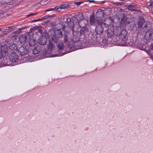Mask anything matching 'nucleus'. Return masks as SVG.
Masks as SVG:
<instances>
[{"label": "nucleus", "instance_id": "nucleus-12", "mask_svg": "<svg viewBox=\"0 0 153 153\" xmlns=\"http://www.w3.org/2000/svg\"><path fill=\"white\" fill-rule=\"evenodd\" d=\"M107 36L108 38H112L114 35V28L113 26L108 27L106 31Z\"/></svg>", "mask_w": 153, "mask_h": 153}, {"label": "nucleus", "instance_id": "nucleus-28", "mask_svg": "<svg viewBox=\"0 0 153 153\" xmlns=\"http://www.w3.org/2000/svg\"><path fill=\"white\" fill-rule=\"evenodd\" d=\"M36 41L34 39H28V43L30 46H34L36 44Z\"/></svg>", "mask_w": 153, "mask_h": 153}, {"label": "nucleus", "instance_id": "nucleus-6", "mask_svg": "<svg viewBox=\"0 0 153 153\" xmlns=\"http://www.w3.org/2000/svg\"><path fill=\"white\" fill-rule=\"evenodd\" d=\"M79 42V38L78 37H74L71 39V44H73V46H72V48H70V50H69L70 51H74L75 49L76 50L77 48L79 49V47L77 48L76 45L78 44V42Z\"/></svg>", "mask_w": 153, "mask_h": 153}, {"label": "nucleus", "instance_id": "nucleus-25", "mask_svg": "<svg viewBox=\"0 0 153 153\" xmlns=\"http://www.w3.org/2000/svg\"><path fill=\"white\" fill-rule=\"evenodd\" d=\"M27 40V36L26 35H22L20 36L19 39V41L21 44H24Z\"/></svg>", "mask_w": 153, "mask_h": 153}, {"label": "nucleus", "instance_id": "nucleus-32", "mask_svg": "<svg viewBox=\"0 0 153 153\" xmlns=\"http://www.w3.org/2000/svg\"><path fill=\"white\" fill-rule=\"evenodd\" d=\"M59 6H56V7H54L53 8H52L50 9H48V10H45V12H48L49 11H51L52 10H57L58 11H60L59 9H60V8H59Z\"/></svg>", "mask_w": 153, "mask_h": 153}, {"label": "nucleus", "instance_id": "nucleus-1", "mask_svg": "<svg viewBox=\"0 0 153 153\" xmlns=\"http://www.w3.org/2000/svg\"><path fill=\"white\" fill-rule=\"evenodd\" d=\"M61 28H56L55 30L51 29L48 33V37L51 38L53 42L57 43L59 39L62 38L63 34L61 30Z\"/></svg>", "mask_w": 153, "mask_h": 153}, {"label": "nucleus", "instance_id": "nucleus-41", "mask_svg": "<svg viewBox=\"0 0 153 153\" xmlns=\"http://www.w3.org/2000/svg\"><path fill=\"white\" fill-rule=\"evenodd\" d=\"M108 19L111 21L110 24H111L114 21V19H112L111 16L109 17V19Z\"/></svg>", "mask_w": 153, "mask_h": 153}, {"label": "nucleus", "instance_id": "nucleus-31", "mask_svg": "<svg viewBox=\"0 0 153 153\" xmlns=\"http://www.w3.org/2000/svg\"><path fill=\"white\" fill-rule=\"evenodd\" d=\"M48 49L44 48L42 51L41 54L43 55H46L48 54H51V53L48 51Z\"/></svg>", "mask_w": 153, "mask_h": 153}, {"label": "nucleus", "instance_id": "nucleus-35", "mask_svg": "<svg viewBox=\"0 0 153 153\" xmlns=\"http://www.w3.org/2000/svg\"><path fill=\"white\" fill-rule=\"evenodd\" d=\"M7 15L5 12H2L0 13V19L4 17H6Z\"/></svg>", "mask_w": 153, "mask_h": 153}, {"label": "nucleus", "instance_id": "nucleus-22", "mask_svg": "<svg viewBox=\"0 0 153 153\" xmlns=\"http://www.w3.org/2000/svg\"><path fill=\"white\" fill-rule=\"evenodd\" d=\"M79 26L81 27H86L87 25L88 24V21L83 19L80 21L78 23Z\"/></svg>", "mask_w": 153, "mask_h": 153}, {"label": "nucleus", "instance_id": "nucleus-29", "mask_svg": "<svg viewBox=\"0 0 153 153\" xmlns=\"http://www.w3.org/2000/svg\"><path fill=\"white\" fill-rule=\"evenodd\" d=\"M70 5L68 4H63L59 6V8L60 9H68L70 7Z\"/></svg>", "mask_w": 153, "mask_h": 153}, {"label": "nucleus", "instance_id": "nucleus-10", "mask_svg": "<svg viewBox=\"0 0 153 153\" xmlns=\"http://www.w3.org/2000/svg\"><path fill=\"white\" fill-rule=\"evenodd\" d=\"M127 32L125 29H123L117 33V35L118 36L119 39H120L121 40L124 41L126 39V36Z\"/></svg>", "mask_w": 153, "mask_h": 153}, {"label": "nucleus", "instance_id": "nucleus-3", "mask_svg": "<svg viewBox=\"0 0 153 153\" xmlns=\"http://www.w3.org/2000/svg\"><path fill=\"white\" fill-rule=\"evenodd\" d=\"M70 34H69L68 32H65L63 34L62 38H63L64 42L66 45V46L69 49L72 48L73 46V44H71V39L70 37Z\"/></svg>", "mask_w": 153, "mask_h": 153}, {"label": "nucleus", "instance_id": "nucleus-56", "mask_svg": "<svg viewBox=\"0 0 153 153\" xmlns=\"http://www.w3.org/2000/svg\"><path fill=\"white\" fill-rule=\"evenodd\" d=\"M2 31V29L1 28H0V31Z\"/></svg>", "mask_w": 153, "mask_h": 153}, {"label": "nucleus", "instance_id": "nucleus-51", "mask_svg": "<svg viewBox=\"0 0 153 153\" xmlns=\"http://www.w3.org/2000/svg\"><path fill=\"white\" fill-rule=\"evenodd\" d=\"M43 22L42 23H41V24H42V25H45V23H44V22Z\"/></svg>", "mask_w": 153, "mask_h": 153}, {"label": "nucleus", "instance_id": "nucleus-34", "mask_svg": "<svg viewBox=\"0 0 153 153\" xmlns=\"http://www.w3.org/2000/svg\"><path fill=\"white\" fill-rule=\"evenodd\" d=\"M55 16V15H46V16H45L42 18V19H41L42 20L46 19L48 18H50V17H53Z\"/></svg>", "mask_w": 153, "mask_h": 153}, {"label": "nucleus", "instance_id": "nucleus-55", "mask_svg": "<svg viewBox=\"0 0 153 153\" xmlns=\"http://www.w3.org/2000/svg\"><path fill=\"white\" fill-rule=\"evenodd\" d=\"M44 2H43L42 3H41V2H40V4H41L42 5V4H43Z\"/></svg>", "mask_w": 153, "mask_h": 153}, {"label": "nucleus", "instance_id": "nucleus-46", "mask_svg": "<svg viewBox=\"0 0 153 153\" xmlns=\"http://www.w3.org/2000/svg\"><path fill=\"white\" fill-rule=\"evenodd\" d=\"M27 27H22L21 28H19V30H24V29H25Z\"/></svg>", "mask_w": 153, "mask_h": 153}, {"label": "nucleus", "instance_id": "nucleus-38", "mask_svg": "<svg viewBox=\"0 0 153 153\" xmlns=\"http://www.w3.org/2000/svg\"><path fill=\"white\" fill-rule=\"evenodd\" d=\"M10 33V31H5L3 32V35L7 36V34Z\"/></svg>", "mask_w": 153, "mask_h": 153}, {"label": "nucleus", "instance_id": "nucleus-13", "mask_svg": "<svg viewBox=\"0 0 153 153\" xmlns=\"http://www.w3.org/2000/svg\"><path fill=\"white\" fill-rule=\"evenodd\" d=\"M142 27L143 30L144 32L152 30V25L149 21H146Z\"/></svg>", "mask_w": 153, "mask_h": 153}, {"label": "nucleus", "instance_id": "nucleus-43", "mask_svg": "<svg viewBox=\"0 0 153 153\" xmlns=\"http://www.w3.org/2000/svg\"><path fill=\"white\" fill-rule=\"evenodd\" d=\"M147 5L148 6H152V3L151 2V0L149 1L147 3Z\"/></svg>", "mask_w": 153, "mask_h": 153}, {"label": "nucleus", "instance_id": "nucleus-8", "mask_svg": "<svg viewBox=\"0 0 153 153\" xmlns=\"http://www.w3.org/2000/svg\"><path fill=\"white\" fill-rule=\"evenodd\" d=\"M47 47L48 50V52H50L51 53L50 56L51 57H54L57 56V54H54L52 53V52L55 50V45L50 40L49 42L48 45Z\"/></svg>", "mask_w": 153, "mask_h": 153}, {"label": "nucleus", "instance_id": "nucleus-47", "mask_svg": "<svg viewBox=\"0 0 153 153\" xmlns=\"http://www.w3.org/2000/svg\"><path fill=\"white\" fill-rule=\"evenodd\" d=\"M50 22V20H46L45 21V25H46L48 24V23L49 22Z\"/></svg>", "mask_w": 153, "mask_h": 153}, {"label": "nucleus", "instance_id": "nucleus-50", "mask_svg": "<svg viewBox=\"0 0 153 153\" xmlns=\"http://www.w3.org/2000/svg\"><path fill=\"white\" fill-rule=\"evenodd\" d=\"M151 3H152V7H153V1L151 0ZM152 12L153 13V10H152Z\"/></svg>", "mask_w": 153, "mask_h": 153}, {"label": "nucleus", "instance_id": "nucleus-36", "mask_svg": "<svg viewBox=\"0 0 153 153\" xmlns=\"http://www.w3.org/2000/svg\"><path fill=\"white\" fill-rule=\"evenodd\" d=\"M44 2L43 4H42V5H46L49 2V0H42L41 1V2L42 3Z\"/></svg>", "mask_w": 153, "mask_h": 153}, {"label": "nucleus", "instance_id": "nucleus-42", "mask_svg": "<svg viewBox=\"0 0 153 153\" xmlns=\"http://www.w3.org/2000/svg\"><path fill=\"white\" fill-rule=\"evenodd\" d=\"M37 14V13H35L30 14L29 15H27V17H29V16H34V15H36Z\"/></svg>", "mask_w": 153, "mask_h": 153}, {"label": "nucleus", "instance_id": "nucleus-27", "mask_svg": "<svg viewBox=\"0 0 153 153\" xmlns=\"http://www.w3.org/2000/svg\"><path fill=\"white\" fill-rule=\"evenodd\" d=\"M36 28L35 30V33L38 35L41 36L42 34V30L41 29L42 27L41 26H36Z\"/></svg>", "mask_w": 153, "mask_h": 153}, {"label": "nucleus", "instance_id": "nucleus-7", "mask_svg": "<svg viewBox=\"0 0 153 153\" xmlns=\"http://www.w3.org/2000/svg\"><path fill=\"white\" fill-rule=\"evenodd\" d=\"M97 24L98 25L96 27L95 32L96 35H100L103 32L104 30L103 26L105 25V23H102Z\"/></svg>", "mask_w": 153, "mask_h": 153}, {"label": "nucleus", "instance_id": "nucleus-44", "mask_svg": "<svg viewBox=\"0 0 153 153\" xmlns=\"http://www.w3.org/2000/svg\"><path fill=\"white\" fill-rule=\"evenodd\" d=\"M42 20H41V19H36V20H33L32 21H31V22H38V21H41Z\"/></svg>", "mask_w": 153, "mask_h": 153}, {"label": "nucleus", "instance_id": "nucleus-57", "mask_svg": "<svg viewBox=\"0 0 153 153\" xmlns=\"http://www.w3.org/2000/svg\"><path fill=\"white\" fill-rule=\"evenodd\" d=\"M101 2H102V3H104V2H105V1H103Z\"/></svg>", "mask_w": 153, "mask_h": 153}, {"label": "nucleus", "instance_id": "nucleus-54", "mask_svg": "<svg viewBox=\"0 0 153 153\" xmlns=\"http://www.w3.org/2000/svg\"><path fill=\"white\" fill-rule=\"evenodd\" d=\"M25 60H26V59H28V58L27 57H25Z\"/></svg>", "mask_w": 153, "mask_h": 153}, {"label": "nucleus", "instance_id": "nucleus-45", "mask_svg": "<svg viewBox=\"0 0 153 153\" xmlns=\"http://www.w3.org/2000/svg\"><path fill=\"white\" fill-rule=\"evenodd\" d=\"M128 9L129 10H130L131 11H137V10L136 9H132V8H131V9H130L129 8H128Z\"/></svg>", "mask_w": 153, "mask_h": 153}, {"label": "nucleus", "instance_id": "nucleus-40", "mask_svg": "<svg viewBox=\"0 0 153 153\" xmlns=\"http://www.w3.org/2000/svg\"><path fill=\"white\" fill-rule=\"evenodd\" d=\"M36 28V27H33L30 28V30L31 31H33V32H35V30Z\"/></svg>", "mask_w": 153, "mask_h": 153}, {"label": "nucleus", "instance_id": "nucleus-19", "mask_svg": "<svg viewBox=\"0 0 153 153\" xmlns=\"http://www.w3.org/2000/svg\"><path fill=\"white\" fill-rule=\"evenodd\" d=\"M146 21L145 20L144 18L142 16H140L137 24L138 27L139 29L141 28L143 26Z\"/></svg>", "mask_w": 153, "mask_h": 153}, {"label": "nucleus", "instance_id": "nucleus-2", "mask_svg": "<svg viewBox=\"0 0 153 153\" xmlns=\"http://www.w3.org/2000/svg\"><path fill=\"white\" fill-rule=\"evenodd\" d=\"M10 42L7 40H5L4 43H1L0 48V59L3 57L7 56L8 54V48L6 45H9Z\"/></svg>", "mask_w": 153, "mask_h": 153}, {"label": "nucleus", "instance_id": "nucleus-23", "mask_svg": "<svg viewBox=\"0 0 153 153\" xmlns=\"http://www.w3.org/2000/svg\"><path fill=\"white\" fill-rule=\"evenodd\" d=\"M89 36V39H91L90 41L89 42H91V43L94 42L95 40H96L97 38V36L94 35V33L92 32H89L88 34V35Z\"/></svg>", "mask_w": 153, "mask_h": 153}, {"label": "nucleus", "instance_id": "nucleus-30", "mask_svg": "<svg viewBox=\"0 0 153 153\" xmlns=\"http://www.w3.org/2000/svg\"><path fill=\"white\" fill-rule=\"evenodd\" d=\"M6 30L10 31V33L11 32L13 31L16 29V27L15 26H12L9 27H7L6 28Z\"/></svg>", "mask_w": 153, "mask_h": 153}, {"label": "nucleus", "instance_id": "nucleus-15", "mask_svg": "<svg viewBox=\"0 0 153 153\" xmlns=\"http://www.w3.org/2000/svg\"><path fill=\"white\" fill-rule=\"evenodd\" d=\"M57 47L62 55H63L66 53L65 50H64V43L62 42H60L57 44Z\"/></svg>", "mask_w": 153, "mask_h": 153}, {"label": "nucleus", "instance_id": "nucleus-48", "mask_svg": "<svg viewBox=\"0 0 153 153\" xmlns=\"http://www.w3.org/2000/svg\"><path fill=\"white\" fill-rule=\"evenodd\" d=\"M89 1L90 2H91H91L95 3V1H94V0H87V1Z\"/></svg>", "mask_w": 153, "mask_h": 153}, {"label": "nucleus", "instance_id": "nucleus-9", "mask_svg": "<svg viewBox=\"0 0 153 153\" xmlns=\"http://www.w3.org/2000/svg\"><path fill=\"white\" fill-rule=\"evenodd\" d=\"M19 54L21 56H24L27 54L29 51V49L26 46H22L19 48L18 50Z\"/></svg>", "mask_w": 153, "mask_h": 153}, {"label": "nucleus", "instance_id": "nucleus-24", "mask_svg": "<svg viewBox=\"0 0 153 153\" xmlns=\"http://www.w3.org/2000/svg\"><path fill=\"white\" fill-rule=\"evenodd\" d=\"M90 22L91 25H94L97 22L96 18H95L94 13L90 16Z\"/></svg>", "mask_w": 153, "mask_h": 153}, {"label": "nucleus", "instance_id": "nucleus-21", "mask_svg": "<svg viewBox=\"0 0 153 153\" xmlns=\"http://www.w3.org/2000/svg\"><path fill=\"white\" fill-rule=\"evenodd\" d=\"M42 47L40 45L35 46L32 50V53L34 54L39 53L42 50Z\"/></svg>", "mask_w": 153, "mask_h": 153}, {"label": "nucleus", "instance_id": "nucleus-39", "mask_svg": "<svg viewBox=\"0 0 153 153\" xmlns=\"http://www.w3.org/2000/svg\"><path fill=\"white\" fill-rule=\"evenodd\" d=\"M114 4H117L118 5H121L124 4L123 2H115Z\"/></svg>", "mask_w": 153, "mask_h": 153}, {"label": "nucleus", "instance_id": "nucleus-18", "mask_svg": "<svg viewBox=\"0 0 153 153\" xmlns=\"http://www.w3.org/2000/svg\"><path fill=\"white\" fill-rule=\"evenodd\" d=\"M72 18H68L64 19L63 22L62 23V30H64L66 27H67L69 25L72 23Z\"/></svg>", "mask_w": 153, "mask_h": 153}, {"label": "nucleus", "instance_id": "nucleus-26", "mask_svg": "<svg viewBox=\"0 0 153 153\" xmlns=\"http://www.w3.org/2000/svg\"><path fill=\"white\" fill-rule=\"evenodd\" d=\"M9 49L12 51V52H17L18 48L17 44L15 43H13L10 45L9 46Z\"/></svg>", "mask_w": 153, "mask_h": 153}, {"label": "nucleus", "instance_id": "nucleus-37", "mask_svg": "<svg viewBox=\"0 0 153 153\" xmlns=\"http://www.w3.org/2000/svg\"><path fill=\"white\" fill-rule=\"evenodd\" d=\"M84 3L83 1L75 2L74 3L76 5L77 7H78L81 4Z\"/></svg>", "mask_w": 153, "mask_h": 153}, {"label": "nucleus", "instance_id": "nucleus-20", "mask_svg": "<svg viewBox=\"0 0 153 153\" xmlns=\"http://www.w3.org/2000/svg\"><path fill=\"white\" fill-rule=\"evenodd\" d=\"M47 38L45 36H42L38 40V43L41 45H44L46 44Z\"/></svg>", "mask_w": 153, "mask_h": 153}, {"label": "nucleus", "instance_id": "nucleus-16", "mask_svg": "<svg viewBox=\"0 0 153 153\" xmlns=\"http://www.w3.org/2000/svg\"><path fill=\"white\" fill-rule=\"evenodd\" d=\"M145 34L144 36V39L146 41H149L153 39L152 34L153 31L152 30L144 32Z\"/></svg>", "mask_w": 153, "mask_h": 153}, {"label": "nucleus", "instance_id": "nucleus-33", "mask_svg": "<svg viewBox=\"0 0 153 153\" xmlns=\"http://www.w3.org/2000/svg\"><path fill=\"white\" fill-rule=\"evenodd\" d=\"M126 7H130L134 8V7H137V4H135V3H133L130 4L129 5H128V4L126 5Z\"/></svg>", "mask_w": 153, "mask_h": 153}, {"label": "nucleus", "instance_id": "nucleus-11", "mask_svg": "<svg viewBox=\"0 0 153 153\" xmlns=\"http://www.w3.org/2000/svg\"><path fill=\"white\" fill-rule=\"evenodd\" d=\"M84 19L83 15L81 13L77 15L75 14L72 17L73 22L74 21L76 23H78Z\"/></svg>", "mask_w": 153, "mask_h": 153}, {"label": "nucleus", "instance_id": "nucleus-14", "mask_svg": "<svg viewBox=\"0 0 153 153\" xmlns=\"http://www.w3.org/2000/svg\"><path fill=\"white\" fill-rule=\"evenodd\" d=\"M81 28V29H80V31L78 32V33H80V36H83L85 37V36H87L88 34L89 31L87 27H85Z\"/></svg>", "mask_w": 153, "mask_h": 153}, {"label": "nucleus", "instance_id": "nucleus-4", "mask_svg": "<svg viewBox=\"0 0 153 153\" xmlns=\"http://www.w3.org/2000/svg\"><path fill=\"white\" fill-rule=\"evenodd\" d=\"M104 15L105 13L103 10L99 9L97 11L95 14L97 24L103 23V19Z\"/></svg>", "mask_w": 153, "mask_h": 153}, {"label": "nucleus", "instance_id": "nucleus-17", "mask_svg": "<svg viewBox=\"0 0 153 153\" xmlns=\"http://www.w3.org/2000/svg\"><path fill=\"white\" fill-rule=\"evenodd\" d=\"M128 19L127 15L123 14L121 19V24L123 26H126V24H129L130 22L128 21Z\"/></svg>", "mask_w": 153, "mask_h": 153}, {"label": "nucleus", "instance_id": "nucleus-5", "mask_svg": "<svg viewBox=\"0 0 153 153\" xmlns=\"http://www.w3.org/2000/svg\"><path fill=\"white\" fill-rule=\"evenodd\" d=\"M8 59L10 62L16 63L19 60V56L16 52H11L9 55Z\"/></svg>", "mask_w": 153, "mask_h": 153}, {"label": "nucleus", "instance_id": "nucleus-49", "mask_svg": "<svg viewBox=\"0 0 153 153\" xmlns=\"http://www.w3.org/2000/svg\"><path fill=\"white\" fill-rule=\"evenodd\" d=\"M68 32L69 34H70V31L69 30H65L64 32V33H65V32Z\"/></svg>", "mask_w": 153, "mask_h": 153}, {"label": "nucleus", "instance_id": "nucleus-53", "mask_svg": "<svg viewBox=\"0 0 153 153\" xmlns=\"http://www.w3.org/2000/svg\"><path fill=\"white\" fill-rule=\"evenodd\" d=\"M118 30H120V28H118L117 29V31H118Z\"/></svg>", "mask_w": 153, "mask_h": 153}, {"label": "nucleus", "instance_id": "nucleus-52", "mask_svg": "<svg viewBox=\"0 0 153 153\" xmlns=\"http://www.w3.org/2000/svg\"><path fill=\"white\" fill-rule=\"evenodd\" d=\"M74 29H73V30H72V33H73V34H74ZM73 35H74V34H73Z\"/></svg>", "mask_w": 153, "mask_h": 153}]
</instances>
